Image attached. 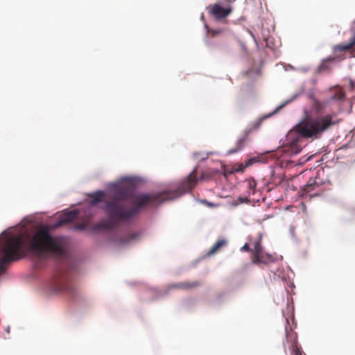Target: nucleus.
I'll use <instances>...</instances> for the list:
<instances>
[{"label":"nucleus","instance_id":"nucleus-1","mask_svg":"<svg viewBox=\"0 0 355 355\" xmlns=\"http://www.w3.org/2000/svg\"><path fill=\"white\" fill-rule=\"evenodd\" d=\"M198 180L197 169L194 168L187 178L182 181L179 188L174 191L135 195L132 187L119 185L114 191L112 200L107 201L105 205L104 209L110 220L96 224L94 230H110L115 224L128 221L148 205L172 200L186 192L191 191Z\"/></svg>","mask_w":355,"mask_h":355},{"label":"nucleus","instance_id":"nucleus-2","mask_svg":"<svg viewBox=\"0 0 355 355\" xmlns=\"http://www.w3.org/2000/svg\"><path fill=\"white\" fill-rule=\"evenodd\" d=\"M309 110H304V119L287 135L285 151L291 155L300 153L305 146L304 139H318L327 131L338 125L340 120L336 112L322 114L327 102L320 101L314 94L309 96Z\"/></svg>","mask_w":355,"mask_h":355},{"label":"nucleus","instance_id":"nucleus-3","mask_svg":"<svg viewBox=\"0 0 355 355\" xmlns=\"http://www.w3.org/2000/svg\"><path fill=\"white\" fill-rule=\"evenodd\" d=\"M29 248L38 254H49L54 257L64 255V243L61 238L52 236L46 225L40 227L32 237L24 234L6 236L1 243L4 255L0 259V275L4 272L8 263L24 257Z\"/></svg>","mask_w":355,"mask_h":355},{"label":"nucleus","instance_id":"nucleus-4","mask_svg":"<svg viewBox=\"0 0 355 355\" xmlns=\"http://www.w3.org/2000/svg\"><path fill=\"white\" fill-rule=\"evenodd\" d=\"M261 236L254 243V249L252 254V263L253 264H269L275 261L272 255L266 252L261 245Z\"/></svg>","mask_w":355,"mask_h":355},{"label":"nucleus","instance_id":"nucleus-5","mask_svg":"<svg viewBox=\"0 0 355 355\" xmlns=\"http://www.w3.org/2000/svg\"><path fill=\"white\" fill-rule=\"evenodd\" d=\"M50 289L54 292L71 291V279L66 272H57L49 284Z\"/></svg>","mask_w":355,"mask_h":355},{"label":"nucleus","instance_id":"nucleus-6","mask_svg":"<svg viewBox=\"0 0 355 355\" xmlns=\"http://www.w3.org/2000/svg\"><path fill=\"white\" fill-rule=\"evenodd\" d=\"M324 173V171H318L314 178H310L306 184L304 185L303 191L305 193H309L315 191L312 196H318L322 192V186L324 184V181L320 178V174Z\"/></svg>","mask_w":355,"mask_h":355},{"label":"nucleus","instance_id":"nucleus-7","mask_svg":"<svg viewBox=\"0 0 355 355\" xmlns=\"http://www.w3.org/2000/svg\"><path fill=\"white\" fill-rule=\"evenodd\" d=\"M206 9L208 13L216 20L223 19L228 17L232 12L231 6L223 8L219 3L209 5L207 6Z\"/></svg>","mask_w":355,"mask_h":355},{"label":"nucleus","instance_id":"nucleus-8","mask_svg":"<svg viewBox=\"0 0 355 355\" xmlns=\"http://www.w3.org/2000/svg\"><path fill=\"white\" fill-rule=\"evenodd\" d=\"M286 342L291 344L292 355H303V352L297 345V337L295 333L286 330Z\"/></svg>","mask_w":355,"mask_h":355},{"label":"nucleus","instance_id":"nucleus-9","mask_svg":"<svg viewBox=\"0 0 355 355\" xmlns=\"http://www.w3.org/2000/svg\"><path fill=\"white\" fill-rule=\"evenodd\" d=\"M334 51H349L352 56H355V35L348 44H338L334 46Z\"/></svg>","mask_w":355,"mask_h":355},{"label":"nucleus","instance_id":"nucleus-10","mask_svg":"<svg viewBox=\"0 0 355 355\" xmlns=\"http://www.w3.org/2000/svg\"><path fill=\"white\" fill-rule=\"evenodd\" d=\"M201 283L198 281L196 282H183L177 284H173L169 286V288H176L182 290H190L198 287Z\"/></svg>","mask_w":355,"mask_h":355},{"label":"nucleus","instance_id":"nucleus-11","mask_svg":"<svg viewBox=\"0 0 355 355\" xmlns=\"http://www.w3.org/2000/svg\"><path fill=\"white\" fill-rule=\"evenodd\" d=\"M250 132L251 130H245L243 136L237 140L236 146L228 150V154L235 153L239 150H241L245 146L246 141H248V135L250 133Z\"/></svg>","mask_w":355,"mask_h":355},{"label":"nucleus","instance_id":"nucleus-12","mask_svg":"<svg viewBox=\"0 0 355 355\" xmlns=\"http://www.w3.org/2000/svg\"><path fill=\"white\" fill-rule=\"evenodd\" d=\"M76 218V213L74 211H69L60 216V218L57 223V226H60L64 224L69 223L73 221Z\"/></svg>","mask_w":355,"mask_h":355},{"label":"nucleus","instance_id":"nucleus-13","mask_svg":"<svg viewBox=\"0 0 355 355\" xmlns=\"http://www.w3.org/2000/svg\"><path fill=\"white\" fill-rule=\"evenodd\" d=\"M227 245V241L220 239L217 241L215 244L209 249L208 255L211 256L218 252L220 249Z\"/></svg>","mask_w":355,"mask_h":355},{"label":"nucleus","instance_id":"nucleus-14","mask_svg":"<svg viewBox=\"0 0 355 355\" xmlns=\"http://www.w3.org/2000/svg\"><path fill=\"white\" fill-rule=\"evenodd\" d=\"M335 60L334 57H329L323 60L319 67L320 71H329L331 69V63Z\"/></svg>","mask_w":355,"mask_h":355},{"label":"nucleus","instance_id":"nucleus-15","mask_svg":"<svg viewBox=\"0 0 355 355\" xmlns=\"http://www.w3.org/2000/svg\"><path fill=\"white\" fill-rule=\"evenodd\" d=\"M92 197V205H96L98 202H101L103 198L105 197V193L102 191H96L92 194L90 195Z\"/></svg>","mask_w":355,"mask_h":355},{"label":"nucleus","instance_id":"nucleus-16","mask_svg":"<svg viewBox=\"0 0 355 355\" xmlns=\"http://www.w3.org/2000/svg\"><path fill=\"white\" fill-rule=\"evenodd\" d=\"M345 92L342 89H338L336 92V93L331 97V100H338L341 101L345 98Z\"/></svg>","mask_w":355,"mask_h":355},{"label":"nucleus","instance_id":"nucleus-17","mask_svg":"<svg viewBox=\"0 0 355 355\" xmlns=\"http://www.w3.org/2000/svg\"><path fill=\"white\" fill-rule=\"evenodd\" d=\"M89 220H90V218L87 217L83 223L76 224L75 225L74 228L76 230H84L87 227Z\"/></svg>","mask_w":355,"mask_h":355},{"label":"nucleus","instance_id":"nucleus-18","mask_svg":"<svg viewBox=\"0 0 355 355\" xmlns=\"http://www.w3.org/2000/svg\"><path fill=\"white\" fill-rule=\"evenodd\" d=\"M241 250H244V251H247V252H252V250H251L248 245V243H245L242 248H241Z\"/></svg>","mask_w":355,"mask_h":355},{"label":"nucleus","instance_id":"nucleus-19","mask_svg":"<svg viewBox=\"0 0 355 355\" xmlns=\"http://www.w3.org/2000/svg\"><path fill=\"white\" fill-rule=\"evenodd\" d=\"M238 202L242 203V202H249V200L248 198H242V197H239L238 199H237Z\"/></svg>","mask_w":355,"mask_h":355},{"label":"nucleus","instance_id":"nucleus-20","mask_svg":"<svg viewBox=\"0 0 355 355\" xmlns=\"http://www.w3.org/2000/svg\"><path fill=\"white\" fill-rule=\"evenodd\" d=\"M137 236V235L136 234H131V239H130V240H133V239H135Z\"/></svg>","mask_w":355,"mask_h":355},{"label":"nucleus","instance_id":"nucleus-21","mask_svg":"<svg viewBox=\"0 0 355 355\" xmlns=\"http://www.w3.org/2000/svg\"><path fill=\"white\" fill-rule=\"evenodd\" d=\"M228 2H232L233 0H226Z\"/></svg>","mask_w":355,"mask_h":355}]
</instances>
